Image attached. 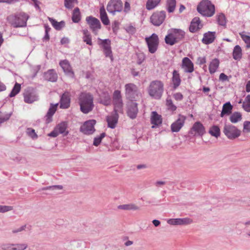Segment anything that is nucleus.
<instances>
[{
	"label": "nucleus",
	"instance_id": "obj_53",
	"mask_svg": "<svg viewBox=\"0 0 250 250\" xmlns=\"http://www.w3.org/2000/svg\"><path fill=\"white\" fill-rule=\"evenodd\" d=\"M120 100H122L121 91L119 90H115L113 94V101Z\"/></svg>",
	"mask_w": 250,
	"mask_h": 250
},
{
	"label": "nucleus",
	"instance_id": "obj_63",
	"mask_svg": "<svg viewBox=\"0 0 250 250\" xmlns=\"http://www.w3.org/2000/svg\"><path fill=\"white\" fill-rule=\"evenodd\" d=\"M242 107L246 111L250 112V103L246 104L245 102H244L242 104Z\"/></svg>",
	"mask_w": 250,
	"mask_h": 250
},
{
	"label": "nucleus",
	"instance_id": "obj_16",
	"mask_svg": "<svg viewBox=\"0 0 250 250\" xmlns=\"http://www.w3.org/2000/svg\"><path fill=\"white\" fill-rule=\"evenodd\" d=\"M186 119V116L179 114V118L171 125V131L173 132H179L183 126Z\"/></svg>",
	"mask_w": 250,
	"mask_h": 250
},
{
	"label": "nucleus",
	"instance_id": "obj_48",
	"mask_svg": "<svg viewBox=\"0 0 250 250\" xmlns=\"http://www.w3.org/2000/svg\"><path fill=\"white\" fill-rule=\"evenodd\" d=\"M105 133L103 132L102 133L100 136L94 138L93 145L96 146H98L101 144L102 139L105 136Z\"/></svg>",
	"mask_w": 250,
	"mask_h": 250
},
{
	"label": "nucleus",
	"instance_id": "obj_30",
	"mask_svg": "<svg viewBox=\"0 0 250 250\" xmlns=\"http://www.w3.org/2000/svg\"><path fill=\"white\" fill-rule=\"evenodd\" d=\"M233 106L230 104V102L225 103L222 107V111L220 114V116L223 117L225 115H229L232 113Z\"/></svg>",
	"mask_w": 250,
	"mask_h": 250
},
{
	"label": "nucleus",
	"instance_id": "obj_9",
	"mask_svg": "<svg viewBox=\"0 0 250 250\" xmlns=\"http://www.w3.org/2000/svg\"><path fill=\"white\" fill-rule=\"evenodd\" d=\"M204 125L199 121L196 122L188 131V134L193 136L202 137L206 133Z\"/></svg>",
	"mask_w": 250,
	"mask_h": 250
},
{
	"label": "nucleus",
	"instance_id": "obj_61",
	"mask_svg": "<svg viewBox=\"0 0 250 250\" xmlns=\"http://www.w3.org/2000/svg\"><path fill=\"white\" fill-rule=\"evenodd\" d=\"M59 133L58 132V130L55 127L53 130L49 134H48V136L49 137H51L55 138V137H57L59 135Z\"/></svg>",
	"mask_w": 250,
	"mask_h": 250
},
{
	"label": "nucleus",
	"instance_id": "obj_22",
	"mask_svg": "<svg viewBox=\"0 0 250 250\" xmlns=\"http://www.w3.org/2000/svg\"><path fill=\"white\" fill-rule=\"evenodd\" d=\"M215 38L216 32L215 31H208L204 34L202 42L206 45H208L212 43Z\"/></svg>",
	"mask_w": 250,
	"mask_h": 250
},
{
	"label": "nucleus",
	"instance_id": "obj_31",
	"mask_svg": "<svg viewBox=\"0 0 250 250\" xmlns=\"http://www.w3.org/2000/svg\"><path fill=\"white\" fill-rule=\"evenodd\" d=\"M67 127V122L63 121L58 124L55 126V128L57 129L59 134H63L64 136H66L68 135L69 133L68 131L66 130Z\"/></svg>",
	"mask_w": 250,
	"mask_h": 250
},
{
	"label": "nucleus",
	"instance_id": "obj_19",
	"mask_svg": "<svg viewBox=\"0 0 250 250\" xmlns=\"http://www.w3.org/2000/svg\"><path fill=\"white\" fill-rule=\"evenodd\" d=\"M59 64L63 70L65 74L71 78L74 77V73L72 70L71 66L69 62L66 60L61 61Z\"/></svg>",
	"mask_w": 250,
	"mask_h": 250
},
{
	"label": "nucleus",
	"instance_id": "obj_4",
	"mask_svg": "<svg viewBox=\"0 0 250 250\" xmlns=\"http://www.w3.org/2000/svg\"><path fill=\"white\" fill-rule=\"evenodd\" d=\"M164 83L159 80L152 81L148 88V93L152 98L159 100L161 98L164 92Z\"/></svg>",
	"mask_w": 250,
	"mask_h": 250
},
{
	"label": "nucleus",
	"instance_id": "obj_1",
	"mask_svg": "<svg viewBox=\"0 0 250 250\" xmlns=\"http://www.w3.org/2000/svg\"><path fill=\"white\" fill-rule=\"evenodd\" d=\"M93 100V96L90 93H82L78 98L80 111L84 114L90 112L94 107Z\"/></svg>",
	"mask_w": 250,
	"mask_h": 250
},
{
	"label": "nucleus",
	"instance_id": "obj_11",
	"mask_svg": "<svg viewBox=\"0 0 250 250\" xmlns=\"http://www.w3.org/2000/svg\"><path fill=\"white\" fill-rule=\"evenodd\" d=\"M125 96L130 101H135L138 96V91L137 86L134 83H129L125 85Z\"/></svg>",
	"mask_w": 250,
	"mask_h": 250
},
{
	"label": "nucleus",
	"instance_id": "obj_29",
	"mask_svg": "<svg viewBox=\"0 0 250 250\" xmlns=\"http://www.w3.org/2000/svg\"><path fill=\"white\" fill-rule=\"evenodd\" d=\"M172 82L173 89H176L181 84V80L178 71L174 70L172 72Z\"/></svg>",
	"mask_w": 250,
	"mask_h": 250
},
{
	"label": "nucleus",
	"instance_id": "obj_24",
	"mask_svg": "<svg viewBox=\"0 0 250 250\" xmlns=\"http://www.w3.org/2000/svg\"><path fill=\"white\" fill-rule=\"evenodd\" d=\"M99 103L105 106H108L111 104V98L107 91H103L100 95Z\"/></svg>",
	"mask_w": 250,
	"mask_h": 250
},
{
	"label": "nucleus",
	"instance_id": "obj_36",
	"mask_svg": "<svg viewBox=\"0 0 250 250\" xmlns=\"http://www.w3.org/2000/svg\"><path fill=\"white\" fill-rule=\"evenodd\" d=\"M208 133L212 136L216 138H218L221 135V131L220 127L218 125H212L209 130Z\"/></svg>",
	"mask_w": 250,
	"mask_h": 250
},
{
	"label": "nucleus",
	"instance_id": "obj_59",
	"mask_svg": "<svg viewBox=\"0 0 250 250\" xmlns=\"http://www.w3.org/2000/svg\"><path fill=\"white\" fill-rule=\"evenodd\" d=\"M125 30L127 33H128L129 34H131L132 35L134 34L136 31L135 27L131 25L126 27L125 28Z\"/></svg>",
	"mask_w": 250,
	"mask_h": 250
},
{
	"label": "nucleus",
	"instance_id": "obj_10",
	"mask_svg": "<svg viewBox=\"0 0 250 250\" xmlns=\"http://www.w3.org/2000/svg\"><path fill=\"white\" fill-rule=\"evenodd\" d=\"M96 123V121L94 119L85 121L80 127V132L86 135L93 134L96 130L94 128Z\"/></svg>",
	"mask_w": 250,
	"mask_h": 250
},
{
	"label": "nucleus",
	"instance_id": "obj_32",
	"mask_svg": "<svg viewBox=\"0 0 250 250\" xmlns=\"http://www.w3.org/2000/svg\"><path fill=\"white\" fill-rule=\"evenodd\" d=\"M48 19L51 22L53 27L57 30L60 31L65 26V23L63 21H62L60 22L57 21L56 20L52 18L48 17Z\"/></svg>",
	"mask_w": 250,
	"mask_h": 250
},
{
	"label": "nucleus",
	"instance_id": "obj_6",
	"mask_svg": "<svg viewBox=\"0 0 250 250\" xmlns=\"http://www.w3.org/2000/svg\"><path fill=\"white\" fill-rule=\"evenodd\" d=\"M223 133L229 140H234L239 137L241 131L232 125L225 124L223 128Z\"/></svg>",
	"mask_w": 250,
	"mask_h": 250
},
{
	"label": "nucleus",
	"instance_id": "obj_57",
	"mask_svg": "<svg viewBox=\"0 0 250 250\" xmlns=\"http://www.w3.org/2000/svg\"><path fill=\"white\" fill-rule=\"evenodd\" d=\"M243 131L244 132H250V121H245L243 124Z\"/></svg>",
	"mask_w": 250,
	"mask_h": 250
},
{
	"label": "nucleus",
	"instance_id": "obj_47",
	"mask_svg": "<svg viewBox=\"0 0 250 250\" xmlns=\"http://www.w3.org/2000/svg\"><path fill=\"white\" fill-rule=\"evenodd\" d=\"M217 21L219 25L223 26H226V19L224 14H220L217 17Z\"/></svg>",
	"mask_w": 250,
	"mask_h": 250
},
{
	"label": "nucleus",
	"instance_id": "obj_56",
	"mask_svg": "<svg viewBox=\"0 0 250 250\" xmlns=\"http://www.w3.org/2000/svg\"><path fill=\"white\" fill-rule=\"evenodd\" d=\"M13 209V207L10 206L0 205V212H5Z\"/></svg>",
	"mask_w": 250,
	"mask_h": 250
},
{
	"label": "nucleus",
	"instance_id": "obj_3",
	"mask_svg": "<svg viewBox=\"0 0 250 250\" xmlns=\"http://www.w3.org/2000/svg\"><path fill=\"white\" fill-rule=\"evenodd\" d=\"M29 16L24 13L20 12L7 17V20L14 28L24 27L27 25Z\"/></svg>",
	"mask_w": 250,
	"mask_h": 250
},
{
	"label": "nucleus",
	"instance_id": "obj_62",
	"mask_svg": "<svg viewBox=\"0 0 250 250\" xmlns=\"http://www.w3.org/2000/svg\"><path fill=\"white\" fill-rule=\"evenodd\" d=\"M219 80L222 82L229 81L228 76L224 73H222L220 74Z\"/></svg>",
	"mask_w": 250,
	"mask_h": 250
},
{
	"label": "nucleus",
	"instance_id": "obj_43",
	"mask_svg": "<svg viewBox=\"0 0 250 250\" xmlns=\"http://www.w3.org/2000/svg\"><path fill=\"white\" fill-rule=\"evenodd\" d=\"M161 0H147L146 3V8L151 10L156 7L160 2Z\"/></svg>",
	"mask_w": 250,
	"mask_h": 250
},
{
	"label": "nucleus",
	"instance_id": "obj_55",
	"mask_svg": "<svg viewBox=\"0 0 250 250\" xmlns=\"http://www.w3.org/2000/svg\"><path fill=\"white\" fill-rule=\"evenodd\" d=\"M27 130V133L32 139L37 138L38 136L34 129L31 128H28Z\"/></svg>",
	"mask_w": 250,
	"mask_h": 250
},
{
	"label": "nucleus",
	"instance_id": "obj_20",
	"mask_svg": "<svg viewBox=\"0 0 250 250\" xmlns=\"http://www.w3.org/2000/svg\"><path fill=\"white\" fill-rule=\"evenodd\" d=\"M192 220L188 218L169 219L167 222L171 225H186L190 224Z\"/></svg>",
	"mask_w": 250,
	"mask_h": 250
},
{
	"label": "nucleus",
	"instance_id": "obj_14",
	"mask_svg": "<svg viewBox=\"0 0 250 250\" xmlns=\"http://www.w3.org/2000/svg\"><path fill=\"white\" fill-rule=\"evenodd\" d=\"M166 16L165 11L156 12L150 17V21L155 26H159L164 22Z\"/></svg>",
	"mask_w": 250,
	"mask_h": 250
},
{
	"label": "nucleus",
	"instance_id": "obj_35",
	"mask_svg": "<svg viewBox=\"0 0 250 250\" xmlns=\"http://www.w3.org/2000/svg\"><path fill=\"white\" fill-rule=\"evenodd\" d=\"M233 58L235 60H240L242 57V49L239 45L234 46L232 52Z\"/></svg>",
	"mask_w": 250,
	"mask_h": 250
},
{
	"label": "nucleus",
	"instance_id": "obj_33",
	"mask_svg": "<svg viewBox=\"0 0 250 250\" xmlns=\"http://www.w3.org/2000/svg\"><path fill=\"white\" fill-rule=\"evenodd\" d=\"M100 19L104 25H108L110 23L109 19L104 5L101 7L100 9Z\"/></svg>",
	"mask_w": 250,
	"mask_h": 250
},
{
	"label": "nucleus",
	"instance_id": "obj_42",
	"mask_svg": "<svg viewBox=\"0 0 250 250\" xmlns=\"http://www.w3.org/2000/svg\"><path fill=\"white\" fill-rule=\"evenodd\" d=\"M176 4V0H167L166 3V7L168 12H173L175 9Z\"/></svg>",
	"mask_w": 250,
	"mask_h": 250
},
{
	"label": "nucleus",
	"instance_id": "obj_17",
	"mask_svg": "<svg viewBox=\"0 0 250 250\" xmlns=\"http://www.w3.org/2000/svg\"><path fill=\"white\" fill-rule=\"evenodd\" d=\"M58 105V103L55 104L51 103L50 104V107L47 112L46 114L44 116L46 124H48L52 122L53 116L57 111Z\"/></svg>",
	"mask_w": 250,
	"mask_h": 250
},
{
	"label": "nucleus",
	"instance_id": "obj_40",
	"mask_svg": "<svg viewBox=\"0 0 250 250\" xmlns=\"http://www.w3.org/2000/svg\"><path fill=\"white\" fill-rule=\"evenodd\" d=\"M81 20V15L80 9L76 7L72 13V20L74 23H78Z\"/></svg>",
	"mask_w": 250,
	"mask_h": 250
},
{
	"label": "nucleus",
	"instance_id": "obj_8",
	"mask_svg": "<svg viewBox=\"0 0 250 250\" xmlns=\"http://www.w3.org/2000/svg\"><path fill=\"white\" fill-rule=\"evenodd\" d=\"M145 41L147 44L149 52L151 54L155 53L158 49L159 43L158 35L155 33H153L149 37H146Z\"/></svg>",
	"mask_w": 250,
	"mask_h": 250
},
{
	"label": "nucleus",
	"instance_id": "obj_25",
	"mask_svg": "<svg viewBox=\"0 0 250 250\" xmlns=\"http://www.w3.org/2000/svg\"><path fill=\"white\" fill-rule=\"evenodd\" d=\"M70 103V99L68 93H64L61 97L60 99V108L66 109L69 107Z\"/></svg>",
	"mask_w": 250,
	"mask_h": 250
},
{
	"label": "nucleus",
	"instance_id": "obj_39",
	"mask_svg": "<svg viewBox=\"0 0 250 250\" xmlns=\"http://www.w3.org/2000/svg\"><path fill=\"white\" fill-rule=\"evenodd\" d=\"M118 208L126 210H139L140 208L134 204H129L119 205L118 206Z\"/></svg>",
	"mask_w": 250,
	"mask_h": 250
},
{
	"label": "nucleus",
	"instance_id": "obj_45",
	"mask_svg": "<svg viewBox=\"0 0 250 250\" xmlns=\"http://www.w3.org/2000/svg\"><path fill=\"white\" fill-rule=\"evenodd\" d=\"M78 0H64V5L65 7L68 9H72L75 5V4H78Z\"/></svg>",
	"mask_w": 250,
	"mask_h": 250
},
{
	"label": "nucleus",
	"instance_id": "obj_60",
	"mask_svg": "<svg viewBox=\"0 0 250 250\" xmlns=\"http://www.w3.org/2000/svg\"><path fill=\"white\" fill-rule=\"evenodd\" d=\"M173 97L175 100L178 101H182L184 98L183 94L180 92H177L173 94Z\"/></svg>",
	"mask_w": 250,
	"mask_h": 250
},
{
	"label": "nucleus",
	"instance_id": "obj_23",
	"mask_svg": "<svg viewBox=\"0 0 250 250\" xmlns=\"http://www.w3.org/2000/svg\"><path fill=\"white\" fill-rule=\"evenodd\" d=\"M182 68L187 73H191L194 70V65L191 60L188 57H185L182 60Z\"/></svg>",
	"mask_w": 250,
	"mask_h": 250
},
{
	"label": "nucleus",
	"instance_id": "obj_13",
	"mask_svg": "<svg viewBox=\"0 0 250 250\" xmlns=\"http://www.w3.org/2000/svg\"><path fill=\"white\" fill-rule=\"evenodd\" d=\"M123 8V2L121 0H110L106 9L107 11L114 15L116 12H120Z\"/></svg>",
	"mask_w": 250,
	"mask_h": 250
},
{
	"label": "nucleus",
	"instance_id": "obj_52",
	"mask_svg": "<svg viewBox=\"0 0 250 250\" xmlns=\"http://www.w3.org/2000/svg\"><path fill=\"white\" fill-rule=\"evenodd\" d=\"M28 247L26 243L14 244V250H24Z\"/></svg>",
	"mask_w": 250,
	"mask_h": 250
},
{
	"label": "nucleus",
	"instance_id": "obj_64",
	"mask_svg": "<svg viewBox=\"0 0 250 250\" xmlns=\"http://www.w3.org/2000/svg\"><path fill=\"white\" fill-rule=\"evenodd\" d=\"M241 38L246 43H250V36L246 35H242Z\"/></svg>",
	"mask_w": 250,
	"mask_h": 250
},
{
	"label": "nucleus",
	"instance_id": "obj_37",
	"mask_svg": "<svg viewBox=\"0 0 250 250\" xmlns=\"http://www.w3.org/2000/svg\"><path fill=\"white\" fill-rule=\"evenodd\" d=\"M83 33V41L89 45H92L91 35L87 29H83L82 31Z\"/></svg>",
	"mask_w": 250,
	"mask_h": 250
},
{
	"label": "nucleus",
	"instance_id": "obj_21",
	"mask_svg": "<svg viewBox=\"0 0 250 250\" xmlns=\"http://www.w3.org/2000/svg\"><path fill=\"white\" fill-rule=\"evenodd\" d=\"M43 77L46 81L54 83L58 80V74L55 69H51L43 73Z\"/></svg>",
	"mask_w": 250,
	"mask_h": 250
},
{
	"label": "nucleus",
	"instance_id": "obj_49",
	"mask_svg": "<svg viewBox=\"0 0 250 250\" xmlns=\"http://www.w3.org/2000/svg\"><path fill=\"white\" fill-rule=\"evenodd\" d=\"M63 188V187L62 185H53L51 186H48L42 188L41 190H60Z\"/></svg>",
	"mask_w": 250,
	"mask_h": 250
},
{
	"label": "nucleus",
	"instance_id": "obj_46",
	"mask_svg": "<svg viewBox=\"0 0 250 250\" xmlns=\"http://www.w3.org/2000/svg\"><path fill=\"white\" fill-rule=\"evenodd\" d=\"M44 27L45 29V35L44 37L42 39V41L43 42H46L49 41L50 40V36L49 35V32L51 30V28L47 24H45L44 25Z\"/></svg>",
	"mask_w": 250,
	"mask_h": 250
},
{
	"label": "nucleus",
	"instance_id": "obj_38",
	"mask_svg": "<svg viewBox=\"0 0 250 250\" xmlns=\"http://www.w3.org/2000/svg\"><path fill=\"white\" fill-rule=\"evenodd\" d=\"M219 65V60L218 59H213L209 65V71L211 74L214 73Z\"/></svg>",
	"mask_w": 250,
	"mask_h": 250
},
{
	"label": "nucleus",
	"instance_id": "obj_5",
	"mask_svg": "<svg viewBox=\"0 0 250 250\" xmlns=\"http://www.w3.org/2000/svg\"><path fill=\"white\" fill-rule=\"evenodd\" d=\"M197 11L204 17H210L215 13V6L209 0H202L198 4Z\"/></svg>",
	"mask_w": 250,
	"mask_h": 250
},
{
	"label": "nucleus",
	"instance_id": "obj_50",
	"mask_svg": "<svg viewBox=\"0 0 250 250\" xmlns=\"http://www.w3.org/2000/svg\"><path fill=\"white\" fill-rule=\"evenodd\" d=\"M166 104L168 108L172 111H175L177 109L176 106L173 104L172 101L170 99H167Z\"/></svg>",
	"mask_w": 250,
	"mask_h": 250
},
{
	"label": "nucleus",
	"instance_id": "obj_18",
	"mask_svg": "<svg viewBox=\"0 0 250 250\" xmlns=\"http://www.w3.org/2000/svg\"><path fill=\"white\" fill-rule=\"evenodd\" d=\"M119 117L118 112L112 111L111 115L106 117L107 126L111 129L115 128L118 121Z\"/></svg>",
	"mask_w": 250,
	"mask_h": 250
},
{
	"label": "nucleus",
	"instance_id": "obj_15",
	"mask_svg": "<svg viewBox=\"0 0 250 250\" xmlns=\"http://www.w3.org/2000/svg\"><path fill=\"white\" fill-rule=\"evenodd\" d=\"M138 113V104L134 101H129L127 104V115L131 119H135Z\"/></svg>",
	"mask_w": 250,
	"mask_h": 250
},
{
	"label": "nucleus",
	"instance_id": "obj_27",
	"mask_svg": "<svg viewBox=\"0 0 250 250\" xmlns=\"http://www.w3.org/2000/svg\"><path fill=\"white\" fill-rule=\"evenodd\" d=\"M151 117V124L153 125L152 128L155 126H158L162 123V118L161 115L158 114L156 111H152Z\"/></svg>",
	"mask_w": 250,
	"mask_h": 250
},
{
	"label": "nucleus",
	"instance_id": "obj_44",
	"mask_svg": "<svg viewBox=\"0 0 250 250\" xmlns=\"http://www.w3.org/2000/svg\"><path fill=\"white\" fill-rule=\"evenodd\" d=\"M21 89V84L16 82L13 86L11 92L9 94V97L10 98L15 97L20 92Z\"/></svg>",
	"mask_w": 250,
	"mask_h": 250
},
{
	"label": "nucleus",
	"instance_id": "obj_2",
	"mask_svg": "<svg viewBox=\"0 0 250 250\" xmlns=\"http://www.w3.org/2000/svg\"><path fill=\"white\" fill-rule=\"evenodd\" d=\"M185 32L178 28H171L167 31L165 36V41L166 44L173 45L183 40L185 36Z\"/></svg>",
	"mask_w": 250,
	"mask_h": 250
},
{
	"label": "nucleus",
	"instance_id": "obj_34",
	"mask_svg": "<svg viewBox=\"0 0 250 250\" xmlns=\"http://www.w3.org/2000/svg\"><path fill=\"white\" fill-rule=\"evenodd\" d=\"M113 110L114 112L123 113V100L113 101Z\"/></svg>",
	"mask_w": 250,
	"mask_h": 250
},
{
	"label": "nucleus",
	"instance_id": "obj_51",
	"mask_svg": "<svg viewBox=\"0 0 250 250\" xmlns=\"http://www.w3.org/2000/svg\"><path fill=\"white\" fill-rule=\"evenodd\" d=\"M0 247L2 250H14V244L3 243Z\"/></svg>",
	"mask_w": 250,
	"mask_h": 250
},
{
	"label": "nucleus",
	"instance_id": "obj_26",
	"mask_svg": "<svg viewBox=\"0 0 250 250\" xmlns=\"http://www.w3.org/2000/svg\"><path fill=\"white\" fill-rule=\"evenodd\" d=\"M24 101L26 103L31 104L38 100V96L33 92L27 91L23 94Z\"/></svg>",
	"mask_w": 250,
	"mask_h": 250
},
{
	"label": "nucleus",
	"instance_id": "obj_54",
	"mask_svg": "<svg viewBox=\"0 0 250 250\" xmlns=\"http://www.w3.org/2000/svg\"><path fill=\"white\" fill-rule=\"evenodd\" d=\"M120 23L117 21H115L112 24V28L113 33L117 34V32L119 29Z\"/></svg>",
	"mask_w": 250,
	"mask_h": 250
},
{
	"label": "nucleus",
	"instance_id": "obj_58",
	"mask_svg": "<svg viewBox=\"0 0 250 250\" xmlns=\"http://www.w3.org/2000/svg\"><path fill=\"white\" fill-rule=\"evenodd\" d=\"M146 57L143 53H140L137 55V61L138 64L140 65L145 61Z\"/></svg>",
	"mask_w": 250,
	"mask_h": 250
},
{
	"label": "nucleus",
	"instance_id": "obj_7",
	"mask_svg": "<svg viewBox=\"0 0 250 250\" xmlns=\"http://www.w3.org/2000/svg\"><path fill=\"white\" fill-rule=\"evenodd\" d=\"M98 44L103 48L105 56L110 58L111 61H113V57L111 47V41L109 39H101L98 38Z\"/></svg>",
	"mask_w": 250,
	"mask_h": 250
},
{
	"label": "nucleus",
	"instance_id": "obj_28",
	"mask_svg": "<svg viewBox=\"0 0 250 250\" xmlns=\"http://www.w3.org/2000/svg\"><path fill=\"white\" fill-rule=\"evenodd\" d=\"M201 21L199 17H194L191 21L189 27V30L191 33L197 32L200 28L199 27Z\"/></svg>",
	"mask_w": 250,
	"mask_h": 250
},
{
	"label": "nucleus",
	"instance_id": "obj_41",
	"mask_svg": "<svg viewBox=\"0 0 250 250\" xmlns=\"http://www.w3.org/2000/svg\"><path fill=\"white\" fill-rule=\"evenodd\" d=\"M242 119V114L239 112H234L229 117L230 121L232 123H237Z\"/></svg>",
	"mask_w": 250,
	"mask_h": 250
},
{
	"label": "nucleus",
	"instance_id": "obj_12",
	"mask_svg": "<svg viewBox=\"0 0 250 250\" xmlns=\"http://www.w3.org/2000/svg\"><path fill=\"white\" fill-rule=\"evenodd\" d=\"M85 21L87 24L89 25L90 30H91L94 35H97L99 30L102 27L100 21L92 16L87 17Z\"/></svg>",
	"mask_w": 250,
	"mask_h": 250
}]
</instances>
